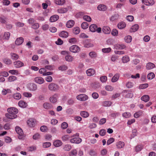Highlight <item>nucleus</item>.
<instances>
[{
  "instance_id": "24",
  "label": "nucleus",
  "mask_w": 156,
  "mask_h": 156,
  "mask_svg": "<svg viewBox=\"0 0 156 156\" xmlns=\"http://www.w3.org/2000/svg\"><path fill=\"white\" fill-rule=\"evenodd\" d=\"M59 17L57 15H54L51 17L50 21L51 22H54L57 20L59 19Z\"/></svg>"
},
{
  "instance_id": "54",
  "label": "nucleus",
  "mask_w": 156,
  "mask_h": 156,
  "mask_svg": "<svg viewBox=\"0 0 156 156\" xmlns=\"http://www.w3.org/2000/svg\"><path fill=\"white\" fill-rule=\"evenodd\" d=\"M100 80L102 83L106 82L107 80V77L106 76H103L100 77Z\"/></svg>"
},
{
  "instance_id": "32",
  "label": "nucleus",
  "mask_w": 156,
  "mask_h": 156,
  "mask_svg": "<svg viewBox=\"0 0 156 156\" xmlns=\"http://www.w3.org/2000/svg\"><path fill=\"white\" fill-rule=\"evenodd\" d=\"M65 58L66 61L69 62H71L73 61V57L70 55L69 54L65 56Z\"/></svg>"
},
{
  "instance_id": "37",
  "label": "nucleus",
  "mask_w": 156,
  "mask_h": 156,
  "mask_svg": "<svg viewBox=\"0 0 156 156\" xmlns=\"http://www.w3.org/2000/svg\"><path fill=\"white\" fill-rule=\"evenodd\" d=\"M122 60L123 63H126L129 61V59L128 56L126 55L122 58Z\"/></svg>"
},
{
  "instance_id": "1",
  "label": "nucleus",
  "mask_w": 156,
  "mask_h": 156,
  "mask_svg": "<svg viewBox=\"0 0 156 156\" xmlns=\"http://www.w3.org/2000/svg\"><path fill=\"white\" fill-rule=\"evenodd\" d=\"M7 111L9 114H8V113L6 114L5 115L6 117H7L8 115L10 116H12V117H16V116H17L16 114H17L18 112V109L14 107L9 108L7 109Z\"/></svg>"
},
{
  "instance_id": "58",
  "label": "nucleus",
  "mask_w": 156,
  "mask_h": 156,
  "mask_svg": "<svg viewBox=\"0 0 156 156\" xmlns=\"http://www.w3.org/2000/svg\"><path fill=\"white\" fill-rule=\"evenodd\" d=\"M148 86L147 83H144L141 84L139 86L140 89H143L147 88Z\"/></svg>"
},
{
  "instance_id": "55",
  "label": "nucleus",
  "mask_w": 156,
  "mask_h": 156,
  "mask_svg": "<svg viewBox=\"0 0 156 156\" xmlns=\"http://www.w3.org/2000/svg\"><path fill=\"white\" fill-rule=\"evenodd\" d=\"M105 89L108 91H112L114 89L113 87L110 85H107L105 87Z\"/></svg>"
},
{
  "instance_id": "51",
  "label": "nucleus",
  "mask_w": 156,
  "mask_h": 156,
  "mask_svg": "<svg viewBox=\"0 0 156 156\" xmlns=\"http://www.w3.org/2000/svg\"><path fill=\"white\" fill-rule=\"evenodd\" d=\"M89 56L92 58H95L97 56L96 53L94 51H91L89 53Z\"/></svg>"
},
{
  "instance_id": "42",
  "label": "nucleus",
  "mask_w": 156,
  "mask_h": 156,
  "mask_svg": "<svg viewBox=\"0 0 156 156\" xmlns=\"http://www.w3.org/2000/svg\"><path fill=\"white\" fill-rule=\"evenodd\" d=\"M137 130L136 129H134L132 130V133L131 135L130 138V139L134 138L136 135Z\"/></svg>"
},
{
  "instance_id": "3",
  "label": "nucleus",
  "mask_w": 156,
  "mask_h": 156,
  "mask_svg": "<svg viewBox=\"0 0 156 156\" xmlns=\"http://www.w3.org/2000/svg\"><path fill=\"white\" fill-rule=\"evenodd\" d=\"M15 130L18 134V139L20 140L23 139L25 137V136L21 128L19 126H16L15 127Z\"/></svg>"
},
{
  "instance_id": "50",
  "label": "nucleus",
  "mask_w": 156,
  "mask_h": 156,
  "mask_svg": "<svg viewBox=\"0 0 156 156\" xmlns=\"http://www.w3.org/2000/svg\"><path fill=\"white\" fill-rule=\"evenodd\" d=\"M155 75L153 73H149L147 76V77L148 79L151 80L154 78Z\"/></svg>"
},
{
  "instance_id": "22",
  "label": "nucleus",
  "mask_w": 156,
  "mask_h": 156,
  "mask_svg": "<svg viewBox=\"0 0 156 156\" xmlns=\"http://www.w3.org/2000/svg\"><path fill=\"white\" fill-rule=\"evenodd\" d=\"M103 32L105 34H109L111 32L110 28L108 27H104L102 29Z\"/></svg>"
},
{
  "instance_id": "11",
  "label": "nucleus",
  "mask_w": 156,
  "mask_h": 156,
  "mask_svg": "<svg viewBox=\"0 0 156 156\" xmlns=\"http://www.w3.org/2000/svg\"><path fill=\"white\" fill-rule=\"evenodd\" d=\"M43 108L47 110L51 109L53 108V106L49 102H45L43 104Z\"/></svg>"
},
{
  "instance_id": "10",
  "label": "nucleus",
  "mask_w": 156,
  "mask_h": 156,
  "mask_svg": "<svg viewBox=\"0 0 156 156\" xmlns=\"http://www.w3.org/2000/svg\"><path fill=\"white\" fill-rule=\"evenodd\" d=\"M142 2L146 5H152L155 3L154 0H142Z\"/></svg>"
},
{
  "instance_id": "19",
  "label": "nucleus",
  "mask_w": 156,
  "mask_h": 156,
  "mask_svg": "<svg viewBox=\"0 0 156 156\" xmlns=\"http://www.w3.org/2000/svg\"><path fill=\"white\" fill-rule=\"evenodd\" d=\"M75 24L74 20H70L68 21L66 23V26L67 27L70 28L72 27Z\"/></svg>"
},
{
  "instance_id": "49",
  "label": "nucleus",
  "mask_w": 156,
  "mask_h": 156,
  "mask_svg": "<svg viewBox=\"0 0 156 156\" xmlns=\"http://www.w3.org/2000/svg\"><path fill=\"white\" fill-rule=\"evenodd\" d=\"M16 77L14 76H10L8 78V81L10 82H12L16 80Z\"/></svg>"
},
{
  "instance_id": "40",
  "label": "nucleus",
  "mask_w": 156,
  "mask_h": 156,
  "mask_svg": "<svg viewBox=\"0 0 156 156\" xmlns=\"http://www.w3.org/2000/svg\"><path fill=\"white\" fill-rule=\"evenodd\" d=\"M80 115L82 117H88L89 114L86 111H82L80 113Z\"/></svg>"
},
{
  "instance_id": "6",
  "label": "nucleus",
  "mask_w": 156,
  "mask_h": 156,
  "mask_svg": "<svg viewBox=\"0 0 156 156\" xmlns=\"http://www.w3.org/2000/svg\"><path fill=\"white\" fill-rule=\"evenodd\" d=\"M28 88L30 91H35L37 90V85L35 83H30L27 85Z\"/></svg>"
},
{
  "instance_id": "57",
  "label": "nucleus",
  "mask_w": 156,
  "mask_h": 156,
  "mask_svg": "<svg viewBox=\"0 0 156 156\" xmlns=\"http://www.w3.org/2000/svg\"><path fill=\"white\" fill-rule=\"evenodd\" d=\"M40 130L42 132H44L48 130V128L47 126H43L41 127Z\"/></svg>"
},
{
  "instance_id": "9",
  "label": "nucleus",
  "mask_w": 156,
  "mask_h": 156,
  "mask_svg": "<svg viewBox=\"0 0 156 156\" xmlns=\"http://www.w3.org/2000/svg\"><path fill=\"white\" fill-rule=\"evenodd\" d=\"M82 140L81 138L79 137H76L71 139L70 141L72 143L78 144L80 143Z\"/></svg>"
},
{
  "instance_id": "41",
  "label": "nucleus",
  "mask_w": 156,
  "mask_h": 156,
  "mask_svg": "<svg viewBox=\"0 0 156 156\" xmlns=\"http://www.w3.org/2000/svg\"><path fill=\"white\" fill-rule=\"evenodd\" d=\"M73 32L75 34H78L80 32V29L78 27H76L73 29Z\"/></svg>"
},
{
  "instance_id": "35",
  "label": "nucleus",
  "mask_w": 156,
  "mask_h": 156,
  "mask_svg": "<svg viewBox=\"0 0 156 156\" xmlns=\"http://www.w3.org/2000/svg\"><path fill=\"white\" fill-rule=\"evenodd\" d=\"M124 39L126 43H129L131 41L132 38L131 36L127 35L125 37Z\"/></svg>"
},
{
  "instance_id": "63",
  "label": "nucleus",
  "mask_w": 156,
  "mask_h": 156,
  "mask_svg": "<svg viewBox=\"0 0 156 156\" xmlns=\"http://www.w3.org/2000/svg\"><path fill=\"white\" fill-rule=\"evenodd\" d=\"M142 149V147L140 145L137 146L135 148V150L136 151L138 152L140 151Z\"/></svg>"
},
{
  "instance_id": "29",
  "label": "nucleus",
  "mask_w": 156,
  "mask_h": 156,
  "mask_svg": "<svg viewBox=\"0 0 156 156\" xmlns=\"http://www.w3.org/2000/svg\"><path fill=\"white\" fill-rule=\"evenodd\" d=\"M97 27V26L96 24H92L90 26L89 29L92 32H95L96 31Z\"/></svg>"
},
{
  "instance_id": "45",
  "label": "nucleus",
  "mask_w": 156,
  "mask_h": 156,
  "mask_svg": "<svg viewBox=\"0 0 156 156\" xmlns=\"http://www.w3.org/2000/svg\"><path fill=\"white\" fill-rule=\"evenodd\" d=\"M83 19L87 21L90 22L91 21V18L89 16L87 15L84 16L83 17Z\"/></svg>"
},
{
  "instance_id": "15",
  "label": "nucleus",
  "mask_w": 156,
  "mask_h": 156,
  "mask_svg": "<svg viewBox=\"0 0 156 156\" xmlns=\"http://www.w3.org/2000/svg\"><path fill=\"white\" fill-rule=\"evenodd\" d=\"M86 73L88 76H90L95 74V71L93 69H89L86 71Z\"/></svg>"
},
{
  "instance_id": "13",
  "label": "nucleus",
  "mask_w": 156,
  "mask_h": 156,
  "mask_svg": "<svg viewBox=\"0 0 156 156\" xmlns=\"http://www.w3.org/2000/svg\"><path fill=\"white\" fill-rule=\"evenodd\" d=\"M15 67L16 68H20L24 65L23 63L20 61H17L13 62Z\"/></svg>"
},
{
  "instance_id": "39",
  "label": "nucleus",
  "mask_w": 156,
  "mask_h": 156,
  "mask_svg": "<svg viewBox=\"0 0 156 156\" xmlns=\"http://www.w3.org/2000/svg\"><path fill=\"white\" fill-rule=\"evenodd\" d=\"M11 58L14 60H16L19 58L18 55L14 53H11Z\"/></svg>"
},
{
  "instance_id": "46",
  "label": "nucleus",
  "mask_w": 156,
  "mask_h": 156,
  "mask_svg": "<svg viewBox=\"0 0 156 156\" xmlns=\"http://www.w3.org/2000/svg\"><path fill=\"white\" fill-rule=\"evenodd\" d=\"M59 70L63 71L66 70L68 69V67L66 65H62L58 68Z\"/></svg>"
},
{
  "instance_id": "4",
  "label": "nucleus",
  "mask_w": 156,
  "mask_h": 156,
  "mask_svg": "<svg viewBox=\"0 0 156 156\" xmlns=\"http://www.w3.org/2000/svg\"><path fill=\"white\" fill-rule=\"evenodd\" d=\"M58 97L59 94H55L50 97L49 98L50 101L51 103H55L57 101Z\"/></svg>"
},
{
  "instance_id": "47",
  "label": "nucleus",
  "mask_w": 156,
  "mask_h": 156,
  "mask_svg": "<svg viewBox=\"0 0 156 156\" xmlns=\"http://www.w3.org/2000/svg\"><path fill=\"white\" fill-rule=\"evenodd\" d=\"M82 28L83 29H87L88 26V23L86 22H83L81 25Z\"/></svg>"
},
{
  "instance_id": "5",
  "label": "nucleus",
  "mask_w": 156,
  "mask_h": 156,
  "mask_svg": "<svg viewBox=\"0 0 156 156\" xmlns=\"http://www.w3.org/2000/svg\"><path fill=\"white\" fill-rule=\"evenodd\" d=\"M76 98L77 100L83 101H86L88 98V96L84 94H80L77 96Z\"/></svg>"
},
{
  "instance_id": "31",
  "label": "nucleus",
  "mask_w": 156,
  "mask_h": 156,
  "mask_svg": "<svg viewBox=\"0 0 156 156\" xmlns=\"http://www.w3.org/2000/svg\"><path fill=\"white\" fill-rule=\"evenodd\" d=\"M117 26L119 29H122L126 27V24L124 22H121L118 24Z\"/></svg>"
},
{
  "instance_id": "26",
  "label": "nucleus",
  "mask_w": 156,
  "mask_h": 156,
  "mask_svg": "<svg viewBox=\"0 0 156 156\" xmlns=\"http://www.w3.org/2000/svg\"><path fill=\"white\" fill-rule=\"evenodd\" d=\"M68 10L67 8H62L59 9L57 10V12L59 13H63L66 12Z\"/></svg>"
},
{
  "instance_id": "64",
  "label": "nucleus",
  "mask_w": 156,
  "mask_h": 156,
  "mask_svg": "<svg viewBox=\"0 0 156 156\" xmlns=\"http://www.w3.org/2000/svg\"><path fill=\"white\" fill-rule=\"evenodd\" d=\"M23 96L27 98L31 97L32 96V94L29 92H25L23 93Z\"/></svg>"
},
{
  "instance_id": "36",
  "label": "nucleus",
  "mask_w": 156,
  "mask_h": 156,
  "mask_svg": "<svg viewBox=\"0 0 156 156\" xmlns=\"http://www.w3.org/2000/svg\"><path fill=\"white\" fill-rule=\"evenodd\" d=\"M71 146L69 144H66L63 147V149L65 151H69L71 149Z\"/></svg>"
},
{
  "instance_id": "34",
  "label": "nucleus",
  "mask_w": 156,
  "mask_h": 156,
  "mask_svg": "<svg viewBox=\"0 0 156 156\" xmlns=\"http://www.w3.org/2000/svg\"><path fill=\"white\" fill-rule=\"evenodd\" d=\"M55 3L58 5H62L65 2V0H55Z\"/></svg>"
},
{
  "instance_id": "20",
  "label": "nucleus",
  "mask_w": 156,
  "mask_h": 156,
  "mask_svg": "<svg viewBox=\"0 0 156 156\" xmlns=\"http://www.w3.org/2000/svg\"><path fill=\"white\" fill-rule=\"evenodd\" d=\"M97 8L99 10L102 11H105L107 9L106 6L104 4L99 5L97 7Z\"/></svg>"
},
{
  "instance_id": "43",
  "label": "nucleus",
  "mask_w": 156,
  "mask_h": 156,
  "mask_svg": "<svg viewBox=\"0 0 156 156\" xmlns=\"http://www.w3.org/2000/svg\"><path fill=\"white\" fill-rule=\"evenodd\" d=\"M134 84L133 83L130 81H129L126 84V86L128 88H130L132 87L133 86Z\"/></svg>"
},
{
  "instance_id": "7",
  "label": "nucleus",
  "mask_w": 156,
  "mask_h": 156,
  "mask_svg": "<svg viewBox=\"0 0 156 156\" xmlns=\"http://www.w3.org/2000/svg\"><path fill=\"white\" fill-rule=\"evenodd\" d=\"M27 123L30 127H34L36 124V121L35 119L31 118L27 121Z\"/></svg>"
},
{
  "instance_id": "17",
  "label": "nucleus",
  "mask_w": 156,
  "mask_h": 156,
  "mask_svg": "<svg viewBox=\"0 0 156 156\" xmlns=\"http://www.w3.org/2000/svg\"><path fill=\"white\" fill-rule=\"evenodd\" d=\"M119 15L118 14L115 13L110 18V20L114 21L117 20L119 18Z\"/></svg>"
},
{
  "instance_id": "62",
  "label": "nucleus",
  "mask_w": 156,
  "mask_h": 156,
  "mask_svg": "<svg viewBox=\"0 0 156 156\" xmlns=\"http://www.w3.org/2000/svg\"><path fill=\"white\" fill-rule=\"evenodd\" d=\"M106 133V131L104 129H101L99 131V134L101 136H104Z\"/></svg>"
},
{
  "instance_id": "61",
  "label": "nucleus",
  "mask_w": 156,
  "mask_h": 156,
  "mask_svg": "<svg viewBox=\"0 0 156 156\" xmlns=\"http://www.w3.org/2000/svg\"><path fill=\"white\" fill-rule=\"evenodd\" d=\"M69 42L71 43L75 44L77 42V41L75 38H72L69 39Z\"/></svg>"
},
{
  "instance_id": "12",
  "label": "nucleus",
  "mask_w": 156,
  "mask_h": 156,
  "mask_svg": "<svg viewBox=\"0 0 156 156\" xmlns=\"http://www.w3.org/2000/svg\"><path fill=\"white\" fill-rule=\"evenodd\" d=\"M34 81L37 83L42 84L44 82V80L41 77H37L35 78Z\"/></svg>"
},
{
  "instance_id": "52",
  "label": "nucleus",
  "mask_w": 156,
  "mask_h": 156,
  "mask_svg": "<svg viewBox=\"0 0 156 156\" xmlns=\"http://www.w3.org/2000/svg\"><path fill=\"white\" fill-rule=\"evenodd\" d=\"M112 104V102L110 101H105L103 102V105L105 107L110 106Z\"/></svg>"
},
{
  "instance_id": "23",
  "label": "nucleus",
  "mask_w": 156,
  "mask_h": 156,
  "mask_svg": "<svg viewBox=\"0 0 156 156\" xmlns=\"http://www.w3.org/2000/svg\"><path fill=\"white\" fill-rule=\"evenodd\" d=\"M155 67V65L151 62L148 63L146 66V68L147 69L150 70L152 69Z\"/></svg>"
},
{
  "instance_id": "2",
  "label": "nucleus",
  "mask_w": 156,
  "mask_h": 156,
  "mask_svg": "<svg viewBox=\"0 0 156 156\" xmlns=\"http://www.w3.org/2000/svg\"><path fill=\"white\" fill-rule=\"evenodd\" d=\"M49 90L51 91H57L59 90V87L58 85L54 83H50L48 86Z\"/></svg>"
},
{
  "instance_id": "59",
  "label": "nucleus",
  "mask_w": 156,
  "mask_h": 156,
  "mask_svg": "<svg viewBox=\"0 0 156 156\" xmlns=\"http://www.w3.org/2000/svg\"><path fill=\"white\" fill-rule=\"evenodd\" d=\"M40 135L38 133H36L33 136V138L35 140H37L40 138Z\"/></svg>"
},
{
  "instance_id": "14",
  "label": "nucleus",
  "mask_w": 156,
  "mask_h": 156,
  "mask_svg": "<svg viewBox=\"0 0 156 156\" xmlns=\"http://www.w3.org/2000/svg\"><path fill=\"white\" fill-rule=\"evenodd\" d=\"M24 39L22 37H20L17 38L15 42V44L17 45H21L23 42Z\"/></svg>"
},
{
  "instance_id": "25",
  "label": "nucleus",
  "mask_w": 156,
  "mask_h": 156,
  "mask_svg": "<svg viewBox=\"0 0 156 156\" xmlns=\"http://www.w3.org/2000/svg\"><path fill=\"white\" fill-rule=\"evenodd\" d=\"M62 142L59 140H57L53 142L54 145L56 147H59L62 144Z\"/></svg>"
},
{
  "instance_id": "33",
  "label": "nucleus",
  "mask_w": 156,
  "mask_h": 156,
  "mask_svg": "<svg viewBox=\"0 0 156 156\" xmlns=\"http://www.w3.org/2000/svg\"><path fill=\"white\" fill-rule=\"evenodd\" d=\"M115 47L117 49H123L125 48V46L122 44H118L115 46Z\"/></svg>"
},
{
  "instance_id": "56",
  "label": "nucleus",
  "mask_w": 156,
  "mask_h": 156,
  "mask_svg": "<svg viewBox=\"0 0 156 156\" xmlns=\"http://www.w3.org/2000/svg\"><path fill=\"white\" fill-rule=\"evenodd\" d=\"M142 112H138L135 113L134 115V117H140L142 116Z\"/></svg>"
},
{
  "instance_id": "60",
  "label": "nucleus",
  "mask_w": 156,
  "mask_h": 156,
  "mask_svg": "<svg viewBox=\"0 0 156 156\" xmlns=\"http://www.w3.org/2000/svg\"><path fill=\"white\" fill-rule=\"evenodd\" d=\"M69 138L68 135H65L62 137V139L63 141H65L68 140Z\"/></svg>"
},
{
  "instance_id": "38",
  "label": "nucleus",
  "mask_w": 156,
  "mask_h": 156,
  "mask_svg": "<svg viewBox=\"0 0 156 156\" xmlns=\"http://www.w3.org/2000/svg\"><path fill=\"white\" fill-rule=\"evenodd\" d=\"M141 99L145 102H147L149 100V97L148 95H144L141 98Z\"/></svg>"
},
{
  "instance_id": "8",
  "label": "nucleus",
  "mask_w": 156,
  "mask_h": 156,
  "mask_svg": "<svg viewBox=\"0 0 156 156\" xmlns=\"http://www.w3.org/2000/svg\"><path fill=\"white\" fill-rule=\"evenodd\" d=\"M70 51L73 53H76L79 51V47L76 45H73L70 48Z\"/></svg>"
},
{
  "instance_id": "16",
  "label": "nucleus",
  "mask_w": 156,
  "mask_h": 156,
  "mask_svg": "<svg viewBox=\"0 0 156 156\" xmlns=\"http://www.w3.org/2000/svg\"><path fill=\"white\" fill-rule=\"evenodd\" d=\"M18 105L19 107L23 108H26L27 106V103L22 100L18 102Z\"/></svg>"
},
{
  "instance_id": "21",
  "label": "nucleus",
  "mask_w": 156,
  "mask_h": 156,
  "mask_svg": "<svg viewBox=\"0 0 156 156\" xmlns=\"http://www.w3.org/2000/svg\"><path fill=\"white\" fill-rule=\"evenodd\" d=\"M119 76L120 75L119 74L116 73L112 77L111 80L112 82L113 83L116 82L119 80Z\"/></svg>"
},
{
  "instance_id": "44",
  "label": "nucleus",
  "mask_w": 156,
  "mask_h": 156,
  "mask_svg": "<svg viewBox=\"0 0 156 156\" xmlns=\"http://www.w3.org/2000/svg\"><path fill=\"white\" fill-rule=\"evenodd\" d=\"M3 62L5 63L7 65H9L12 63L11 60L8 58H5L3 59Z\"/></svg>"
},
{
  "instance_id": "48",
  "label": "nucleus",
  "mask_w": 156,
  "mask_h": 156,
  "mask_svg": "<svg viewBox=\"0 0 156 156\" xmlns=\"http://www.w3.org/2000/svg\"><path fill=\"white\" fill-rule=\"evenodd\" d=\"M0 22L3 23H5L6 22V18L3 16H0Z\"/></svg>"
},
{
  "instance_id": "28",
  "label": "nucleus",
  "mask_w": 156,
  "mask_h": 156,
  "mask_svg": "<svg viewBox=\"0 0 156 156\" xmlns=\"http://www.w3.org/2000/svg\"><path fill=\"white\" fill-rule=\"evenodd\" d=\"M59 36L63 38H66L68 36V33L66 31H63L59 34Z\"/></svg>"
},
{
  "instance_id": "27",
  "label": "nucleus",
  "mask_w": 156,
  "mask_h": 156,
  "mask_svg": "<svg viewBox=\"0 0 156 156\" xmlns=\"http://www.w3.org/2000/svg\"><path fill=\"white\" fill-rule=\"evenodd\" d=\"M12 97L15 99L19 100L21 98V95L20 93H16L13 94Z\"/></svg>"
},
{
  "instance_id": "53",
  "label": "nucleus",
  "mask_w": 156,
  "mask_h": 156,
  "mask_svg": "<svg viewBox=\"0 0 156 156\" xmlns=\"http://www.w3.org/2000/svg\"><path fill=\"white\" fill-rule=\"evenodd\" d=\"M10 33L9 32H5L4 36V39L8 40L9 39Z\"/></svg>"
},
{
  "instance_id": "18",
  "label": "nucleus",
  "mask_w": 156,
  "mask_h": 156,
  "mask_svg": "<svg viewBox=\"0 0 156 156\" xmlns=\"http://www.w3.org/2000/svg\"><path fill=\"white\" fill-rule=\"evenodd\" d=\"M139 28V26L138 24H135L130 29L129 31L131 32H135Z\"/></svg>"
},
{
  "instance_id": "30",
  "label": "nucleus",
  "mask_w": 156,
  "mask_h": 156,
  "mask_svg": "<svg viewBox=\"0 0 156 156\" xmlns=\"http://www.w3.org/2000/svg\"><path fill=\"white\" fill-rule=\"evenodd\" d=\"M125 145L124 142L122 141H119L117 143L116 146L117 148L120 149L123 147Z\"/></svg>"
}]
</instances>
